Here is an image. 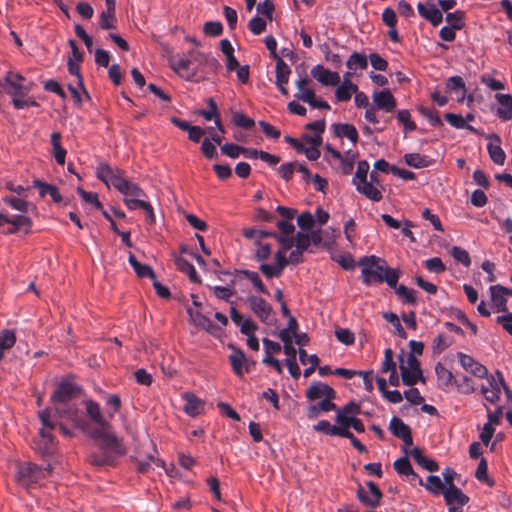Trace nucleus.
I'll return each instance as SVG.
<instances>
[{"label":"nucleus","mask_w":512,"mask_h":512,"mask_svg":"<svg viewBox=\"0 0 512 512\" xmlns=\"http://www.w3.org/2000/svg\"><path fill=\"white\" fill-rule=\"evenodd\" d=\"M232 321L239 326L240 331L245 335L255 334L257 330L256 324L250 319L243 317L234 307L230 309Z\"/></svg>","instance_id":"nucleus-24"},{"label":"nucleus","mask_w":512,"mask_h":512,"mask_svg":"<svg viewBox=\"0 0 512 512\" xmlns=\"http://www.w3.org/2000/svg\"><path fill=\"white\" fill-rule=\"evenodd\" d=\"M367 486L370 495H367L366 492L362 488H360L357 493L358 498L361 502L365 503L366 505L375 507L379 504L382 493L378 486L372 481L368 482Z\"/></svg>","instance_id":"nucleus-23"},{"label":"nucleus","mask_w":512,"mask_h":512,"mask_svg":"<svg viewBox=\"0 0 512 512\" xmlns=\"http://www.w3.org/2000/svg\"><path fill=\"white\" fill-rule=\"evenodd\" d=\"M334 132L340 138H347L353 145L358 142V132L352 124H334Z\"/></svg>","instance_id":"nucleus-34"},{"label":"nucleus","mask_w":512,"mask_h":512,"mask_svg":"<svg viewBox=\"0 0 512 512\" xmlns=\"http://www.w3.org/2000/svg\"><path fill=\"white\" fill-rule=\"evenodd\" d=\"M443 496H444L445 502L448 506H454V505L464 506L469 501L468 496H466L455 485H450L449 487H446L445 491L443 492Z\"/></svg>","instance_id":"nucleus-22"},{"label":"nucleus","mask_w":512,"mask_h":512,"mask_svg":"<svg viewBox=\"0 0 512 512\" xmlns=\"http://www.w3.org/2000/svg\"><path fill=\"white\" fill-rule=\"evenodd\" d=\"M96 177L101 180L107 187L112 185L116 190L120 189L122 184L127 180L125 171L111 166L106 162H101L96 167Z\"/></svg>","instance_id":"nucleus-10"},{"label":"nucleus","mask_w":512,"mask_h":512,"mask_svg":"<svg viewBox=\"0 0 512 512\" xmlns=\"http://www.w3.org/2000/svg\"><path fill=\"white\" fill-rule=\"evenodd\" d=\"M360 413V407L354 402H349L345 406L336 410L335 422L336 427L342 429L343 434L340 437L351 438L352 432H350L351 424Z\"/></svg>","instance_id":"nucleus-9"},{"label":"nucleus","mask_w":512,"mask_h":512,"mask_svg":"<svg viewBox=\"0 0 512 512\" xmlns=\"http://www.w3.org/2000/svg\"><path fill=\"white\" fill-rule=\"evenodd\" d=\"M491 307L496 312L506 313L509 309V301L512 299V290L501 285H493L489 288Z\"/></svg>","instance_id":"nucleus-12"},{"label":"nucleus","mask_w":512,"mask_h":512,"mask_svg":"<svg viewBox=\"0 0 512 512\" xmlns=\"http://www.w3.org/2000/svg\"><path fill=\"white\" fill-rule=\"evenodd\" d=\"M410 455L421 467L428 471L433 472L439 469L438 464L434 460L426 458L422 451L417 447L410 450Z\"/></svg>","instance_id":"nucleus-38"},{"label":"nucleus","mask_w":512,"mask_h":512,"mask_svg":"<svg viewBox=\"0 0 512 512\" xmlns=\"http://www.w3.org/2000/svg\"><path fill=\"white\" fill-rule=\"evenodd\" d=\"M16 343V335L13 330L3 329L0 331V361L6 351L10 350Z\"/></svg>","instance_id":"nucleus-36"},{"label":"nucleus","mask_w":512,"mask_h":512,"mask_svg":"<svg viewBox=\"0 0 512 512\" xmlns=\"http://www.w3.org/2000/svg\"><path fill=\"white\" fill-rule=\"evenodd\" d=\"M396 288V294L402 298L405 302L409 304H414L416 302V292L413 289H409L404 285H400Z\"/></svg>","instance_id":"nucleus-61"},{"label":"nucleus","mask_w":512,"mask_h":512,"mask_svg":"<svg viewBox=\"0 0 512 512\" xmlns=\"http://www.w3.org/2000/svg\"><path fill=\"white\" fill-rule=\"evenodd\" d=\"M4 85L7 87V93L12 97L28 96L32 90V83H25V78L12 71L6 73L3 79Z\"/></svg>","instance_id":"nucleus-11"},{"label":"nucleus","mask_w":512,"mask_h":512,"mask_svg":"<svg viewBox=\"0 0 512 512\" xmlns=\"http://www.w3.org/2000/svg\"><path fill=\"white\" fill-rule=\"evenodd\" d=\"M290 73L289 66L282 59H278L276 63L275 84H288Z\"/></svg>","instance_id":"nucleus-46"},{"label":"nucleus","mask_w":512,"mask_h":512,"mask_svg":"<svg viewBox=\"0 0 512 512\" xmlns=\"http://www.w3.org/2000/svg\"><path fill=\"white\" fill-rule=\"evenodd\" d=\"M495 98L499 104L497 115L505 121L512 119V95L497 93Z\"/></svg>","instance_id":"nucleus-27"},{"label":"nucleus","mask_w":512,"mask_h":512,"mask_svg":"<svg viewBox=\"0 0 512 512\" xmlns=\"http://www.w3.org/2000/svg\"><path fill=\"white\" fill-rule=\"evenodd\" d=\"M3 201L14 210H17L21 213H27L29 207L31 206L27 201L17 197L7 196L3 199Z\"/></svg>","instance_id":"nucleus-53"},{"label":"nucleus","mask_w":512,"mask_h":512,"mask_svg":"<svg viewBox=\"0 0 512 512\" xmlns=\"http://www.w3.org/2000/svg\"><path fill=\"white\" fill-rule=\"evenodd\" d=\"M337 89L335 91V97L340 102L349 101L352 97V94L357 92L356 84H347V83H339Z\"/></svg>","instance_id":"nucleus-43"},{"label":"nucleus","mask_w":512,"mask_h":512,"mask_svg":"<svg viewBox=\"0 0 512 512\" xmlns=\"http://www.w3.org/2000/svg\"><path fill=\"white\" fill-rule=\"evenodd\" d=\"M460 365L465 371L474 375L477 378L483 379L488 375L487 368L473 359L471 356L464 353H458L457 355Z\"/></svg>","instance_id":"nucleus-17"},{"label":"nucleus","mask_w":512,"mask_h":512,"mask_svg":"<svg viewBox=\"0 0 512 512\" xmlns=\"http://www.w3.org/2000/svg\"><path fill=\"white\" fill-rule=\"evenodd\" d=\"M391 433L400 438L406 446L412 445L411 430L400 418L393 417L389 424Z\"/></svg>","instance_id":"nucleus-20"},{"label":"nucleus","mask_w":512,"mask_h":512,"mask_svg":"<svg viewBox=\"0 0 512 512\" xmlns=\"http://www.w3.org/2000/svg\"><path fill=\"white\" fill-rule=\"evenodd\" d=\"M313 429L318 432H323L330 436H340L343 434L342 429L336 427V425H331L327 420H321L317 424L313 426Z\"/></svg>","instance_id":"nucleus-48"},{"label":"nucleus","mask_w":512,"mask_h":512,"mask_svg":"<svg viewBox=\"0 0 512 512\" xmlns=\"http://www.w3.org/2000/svg\"><path fill=\"white\" fill-rule=\"evenodd\" d=\"M497 323L512 336V313L506 312L498 316L496 319Z\"/></svg>","instance_id":"nucleus-64"},{"label":"nucleus","mask_w":512,"mask_h":512,"mask_svg":"<svg viewBox=\"0 0 512 512\" xmlns=\"http://www.w3.org/2000/svg\"><path fill=\"white\" fill-rule=\"evenodd\" d=\"M78 387L69 379H63L53 392L51 401L53 402L57 413L67 419L74 420L76 417V409L73 406H69L67 410L61 408L62 404L69 402L73 397L76 396Z\"/></svg>","instance_id":"nucleus-4"},{"label":"nucleus","mask_w":512,"mask_h":512,"mask_svg":"<svg viewBox=\"0 0 512 512\" xmlns=\"http://www.w3.org/2000/svg\"><path fill=\"white\" fill-rule=\"evenodd\" d=\"M437 379L441 386H449L452 383L453 375L443 364L437 363L435 366Z\"/></svg>","instance_id":"nucleus-50"},{"label":"nucleus","mask_w":512,"mask_h":512,"mask_svg":"<svg viewBox=\"0 0 512 512\" xmlns=\"http://www.w3.org/2000/svg\"><path fill=\"white\" fill-rule=\"evenodd\" d=\"M487 410V422L484 424L480 433V439L484 445H488L494 435L495 426L501 423L503 416V407L498 406L494 411L486 407Z\"/></svg>","instance_id":"nucleus-14"},{"label":"nucleus","mask_w":512,"mask_h":512,"mask_svg":"<svg viewBox=\"0 0 512 512\" xmlns=\"http://www.w3.org/2000/svg\"><path fill=\"white\" fill-rule=\"evenodd\" d=\"M229 360L233 371L237 376H243L244 373L248 372V363L244 353L240 350H235L230 356Z\"/></svg>","instance_id":"nucleus-33"},{"label":"nucleus","mask_w":512,"mask_h":512,"mask_svg":"<svg viewBox=\"0 0 512 512\" xmlns=\"http://www.w3.org/2000/svg\"><path fill=\"white\" fill-rule=\"evenodd\" d=\"M310 79L307 76L300 77L295 85L297 88V92L295 93L294 97L298 100H301L305 103L310 102L312 99V96L315 94V91L309 87L310 85Z\"/></svg>","instance_id":"nucleus-31"},{"label":"nucleus","mask_w":512,"mask_h":512,"mask_svg":"<svg viewBox=\"0 0 512 512\" xmlns=\"http://www.w3.org/2000/svg\"><path fill=\"white\" fill-rule=\"evenodd\" d=\"M445 119L448 121V123L450 125H452L453 127L457 128V129L466 128L469 130H474V128L472 126L467 125L465 123V119L461 115L454 114V113H446Z\"/></svg>","instance_id":"nucleus-56"},{"label":"nucleus","mask_w":512,"mask_h":512,"mask_svg":"<svg viewBox=\"0 0 512 512\" xmlns=\"http://www.w3.org/2000/svg\"><path fill=\"white\" fill-rule=\"evenodd\" d=\"M405 163L413 168L420 169L431 165V159L419 153H407L404 155Z\"/></svg>","instance_id":"nucleus-37"},{"label":"nucleus","mask_w":512,"mask_h":512,"mask_svg":"<svg viewBox=\"0 0 512 512\" xmlns=\"http://www.w3.org/2000/svg\"><path fill=\"white\" fill-rule=\"evenodd\" d=\"M451 254L457 262L463 264L464 266L468 267L471 264L470 256L465 249L458 246H453L451 249Z\"/></svg>","instance_id":"nucleus-58"},{"label":"nucleus","mask_w":512,"mask_h":512,"mask_svg":"<svg viewBox=\"0 0 512 512\" xmlns=\"http://www.w3.org/2000/svg\"><path fill=\"white\" fill-rule=\"evenodd\" d=\"M232 122L242 128H251L254 126L255 122L252 118H249L242 112H235L232 117Z\"/></svg>","instance_id":"nucleus-59"},{"label":"nucleus","mask_w":512,"mask_h":512,"mask_svg":"<svg viewBox=\"0 0 512 512\" xmlns=\"http://www.w3.org/2000/svg\"><path fill=\"white\" fill-rule=\"evenodd\" d=\"M446 89L449 92H459L461 91V98H458V102H463L466 98V86L462 77L460 76H452L448 78L446 82Z\"/></svg>","instance_id":"nucleus-41"},{"label":"nucleus","mask_w":512,"mask_h":512,"mask_svg":"<svg viewBox=\"0 0 512 512\" xmlns=\"http://www.w3.org/2000/svg\"><path fill=\"white\" fill-rule=\"evenodd\" d=\"M346 65L350 70L366 69L368 65L367 58L363 54L353 52L347 60Z\"/></svg>","instance_id":"nucleus-47"},{"label":"nucleus","mask_w":512,"mask_h":512,"mask_svg":"<svg viewBox=\"0 0 512 512\" xmlns=\"http://www.w3.org/2000/svg\"><path fill=\"white\" fill-rule=\"evenodd\" d=\"M118 191L124 196V199L145 197V192L135 183L126 180Z\"/></svg>","instance_id":"nucleus-42"},{"label":"nucleus","mask_w":512,"mask_h":512,"mask_svg":"<svg viewBox=\"0 0 512 512\" xmlns=\"http://www.w3.org/2000/svg\"><path fill=\"white\" fill-rule=\"evenodd\" d=\"M357 191L372 201H380L382 199L381 190L374 185L372 182H368L367 179L353 183Z\"/></svg>","instance_id":"nucleus-28"},{"label":"nucleus","mask_w":512,"mask_h":512,"mask_svg":"<svg viewBox=\"0 0 512 512\" xmlns=\"http://www.w3.org/2000/svg\"><path fill=\"white\" fill-rule=\"evenodd\" d=\"M306 396L311 401L327 399L333 400L335 398V391L332 387L322 382L313 383L307 390Z\"/></svg>","instance_id":"nucleus-19"},{"label":"nucleus","mask_w":512,"mask_h":512,"mask_svg":"<svg viewBox=\"0 0 512 512\" xmlns=\"http://www.w3.org/2000/svg\"><path fill=\"white\" fill-rule=\"evenodd\" d=\"M490 142L487 145V149L492 161L498 165H502L505 162V153L500 146V138L493 134L489 137Z\"/></svg>","instance_id":"nucleus-32"},{"label":"nucleus","mask_w":512,"mask_h":512,"mask_svg":"<svg viewBox=\"0 0 512 512\" xmlns=\"http://www.w3.org/2000/svg\"><path fill=\"white\" fill-rule=\"evenodd\" d=\"M255 257L258 261H264L269 258L271 254L270 244L263 241V239H256L255 244Z\"/></svg>","instance_id":"nucleus-52"},{"label":"nucleus","mask_w":512,"mask_h":512,"mask_svg":"<svg viewBox=\"0 0 512 512\" xmlns=\"http://www.w3.org/2000/svg\"><path fill=\"white\" fill-rule=\"evenodd\" d=\"M35 185L39 188V192L41 196L49 195L53 201L60 202L61 201V195L58 191V189L53 186L46 183H42L40 181H35Z\"/></svg>","instance_id":"nucleus-49"},{"label":"nucleus","mask_w":512,"mask_h":512,"mask_svg":"<svg viewBox=\"0 0 512 512\" xmlns=\"http://www.w3.org/2000/svg\"><path fill=\"white\" fill-rule=\"evenodd\" d=\"M0 223L10 224L7 233L14 234L24 232L25 234L31 231L32 221L24 214L8 215L0 212Z\"/></svg>","instance_id":"nucleus-13"},{"label":"nucleus","mask_w":512,"mask_h":512,"mask_svg":"<svg viewBox=\"0 0 512 512\" xmlns=\"http://www.w3.org/2000/svg\"><path fill=\"white\" fill-rule=\"evenodd\" d=\"M250 309L265 324H271L274 320L271 305L261 297L249 296L247 299Z\"/></svg>","instance_id":"nucleus-15"},{"label":"nucleus","mask_w":512,"mask_h":512,"mask_svg":"<svg viewBox=\"0 0 512 512\" xmlns=\"http://www.w3.org/2000/svg\"><path fill=\"white\" fill-rule=\"evenodd\" d=\"M417 10L419 15L429 21L433 26H438L443 20L442 12L433 4L426 6L423 3H418Z\"/></svg>","instance_id":"nucleus-25"},{"label":"nucleus","mask_w":512,"mask_h":512,"mask_svg":"<svg viewBox=\"0 0 512 512\" xmlns=\"http://www.w3.org/2000/svg\"><path fill=\"white\" fill-rule=\"evenodd\" d=\"M202 60V53L191 50L185 56H171L169 58V65L180 77L191 80L197 75V65L200 64Z\"/></svg>","instance_id":"nucleus-5"},{"label":"nucleus","mask_w":512,"mask_h":512,"mask_svg":"<svg viewBox=\"0 0 512 512\" xmlns=\"http://www.w3.org/2000/svg\"><path fill=\"white\" fill-rule=\"evenodd\" d=\"M402 381L405 385L412 386L422 378L420 364L413 353L399 356Z\"/></svg>","instance_id":"nucleus-8"},{"label":"nucleus","mask_w":512,"mask_h":512,"mask_svg":"<svg viewBox=\"0 0 512 512\" xmlns=\"http://www.w3.org/2000/svg\"><path fill=\"white\" fill-rule=\"evenodd\" d=\"M240 275L249 280L259 293H263L266 295L270 294L257 272L250 270H242L240 271Z\"/></svg>","instance_id":"nucleus-44"},{"label":"nucleus","mask_w":512,"mask_h":512,"mask_svg":"<svg viewBox=\"0 0 512 512\" xmlns=\"http://www.w3.org/2000/svg\"><path fill=\"white\" fill-rule=\"evenodd\" d=\"M280 249L275 254V263L274 264H266L262 263L259 267L260 271L267 278L279 277L286 265L288 264V260L285 256L286 252L293 247V239L290 238H280L279 239Z\"/></svg>","instance_id":"nucleus-7"},{"label":"nucleus","mask_w":512,"mask_h":512,"mask_svg":"<svg viewBox=\"0 0 512 512\" xmlns=\"http://www.w3.org/2000/svg\"><path fill=\"white\" fill-rule=\"evenodd\" d=\"M373 105L385 112H392L396 107V100L388 89L374 91L372 94Z\"/></svg>","instance_id":"nucleus-18"},{"label":"nucleus","mask_w":512,"mask_h":512,"mask_svg":"<svg viewBox=\"0 0 512 512\" xmlns=\"http://www.w3.org/2000/svg\"><path fill=\"white\" fill-rule=\"evenodd\" d=\"M175 264L180 271L188 275L189 279L192 282H199L197 272L194 266L189 261L182 257H177L175 259Z\"/></svg>","instance_id":"nucleus-45"},{"label":"nucleus","mask_w":512,"mask_h":512,"mask_svg":"<svg viewBox=\"0 0 512 512\" xmlns=\"http://www.w3.org/2000/svg\"><path fill=\"white\" fill-rule=\"evenodd\" d=\"M283 349L286 355L285 364L288 368V371L294 379H298L301 375V370L296 359L297 350L294 346L287 345H284Z\"/></svg>","instance_id":"nucleus-29"},{"label":"nucleus","mask_w":512,"mask_h":512,"mask_svg":"<svg viewBox=\"0 0 512 512\" xmlns=\"http://www.w3.org/2000/svg\"><path fill=\"white\" fill-rule=\"evenodd\" d=\"M35 449L43 455L50 454L54 450V439L52 434L41 429L39 437L35 440Z\"/></svg>","instance_id":"nucleus-30"},{"label":"nucleus","mask_w":512,"mask_h":512,"mask_svg":"<svg viewBox=\"0 0 512 512\" xmlns=\"http://www.w3.org/2000/svg\"><path fill=\"white\" fill-rule=\"evenodd\" d=\"M86 410L90 418L100 427V429L94 433V437L100 448V453L91 454L90 461L96 466L112 464L116 457L125 453L124 446L121 440L111 431L109 424L103 418L100 407L96 402L91 400L87 401Z\"/></svg>","instance_id":"nucleus-1"},{"label":"nucleus","mask_w":512,"mask_h":512,"mask_svg":"<svg viewBox=\"0 0 512 512\" xmlns=\"http://www.w3.org/2000/svg\"><path fill=\"white\" fill-rule=\"evenodd\" d=\"M128 261L139 277L152 279L155 277L152 268L149 265L142 264L137 261L136 257L132 253H129Z\"/></svg>","instance_id":"nucleus-40"},{"label":"nucleus","mask_w":512,"mask_h":512,"mask_svg":"<svg viewBox=\"0 0 512 512\" xmlns=\"http://www.w3.org/2000/svg\"><path fill=\"white\" fill-rule=\"evenodd\" d=\"M311 237L308 231H299L295 236H293V246L298 249L306 250L310 245Z\"/></svg>","instance_id":"nucleus-57"},{"label":"nucleus","mask_w":512,"mask_h":512,"mask_svg":"<svg viewBox=\"0 0 512 512\" xmlns=\"http://www.w3.org/2000/svg\"><path fill=\"white\" fill-rule=\"evenodd\" d=\"M311 75L323 86H336L340 83L338 72L331 71L320 64L311 69Z\"/></svg>","instance_id":"nucleus-16"},{"label":"nucleus","mask_w":512,"mask_h":512,"mask_svg":"<svg viewBox=\"0 0 512 512\" xmlns=\"http://www.w3.org/2000/svg\"><path fill=\"white\" fill-rule=\"evenodd\" d=\"M50 471V465L43 468L31 462H23L17 466L16 479L21 486L30 488L45 479Z\"/></svg>","instance_id":"nucleus-6"},{"label":"nucleus","mask_w":512,"mask_h":512,"mask_svg":"<svg viewBox=\"0 0 512 512\" xmlns=\"http://www.w3.org/2000/svg\"><path fill=\"white\" fill-rule=\"evenodd\" d=\"M455 383L459 391H461L464 394H471L477 390V385L471 378L467 376L458 378L457 380H455Z\"/></svg>","instance_id":"nucleus-54"},{"label":"nucleus","mask_w":512,"mask_h":512,"mask_svg":"<svg viewBox=\"0 0 512 512\" xmlns=\"http://www.w3.org/2000/svg\"><path fill=\"white\" fill-rule=\"evenodd\" d=\"M426 268L433 273L439 274L444 272L446 267L439 257H433L425 261Z\"/></svg>","instance_id":"nucleus-63"},{"label":"nucleus","mask_w":512,"mask_h":512,"mask_svg":"<svg viewBox=\"0 0 512 512\" xmlns=\"http://www.w3.org/2000/svg\"><path fill=\"white\" fill-rule=\"evenodd\" d=\"M13 106L16 109H24L27 107H37L38 103L31 97L17 96L12 98Z\"/></svg>","instance_id":"nucleus-62"},{"label":"nucleus","mask_w":512,"mask_h":512,"mask_svg":"<svg viewBox=\"0 0 512 512\" xmlns=\"http://www.w3.org/2000/svg\"><path fill=\"white\" fill-rule=\"evenodd\" d=\"M293 219H282L276 223L277 228L279 229L280 234L270 233V236H273L278 241L280 238H290L293 239V233L295 230Z\"/></svg>","instance_id":"nucleus-39"},{"label":"nucleus","mask_w":512,"mask_h":512,"mask_svg":"<svg viewBox=\"0 0 512 512\" xmlns=\"http://www.w3.org/2000/svg\"><path fill=\"white\" fill-rule=\"evenodd\" d=\"M182 399L185 401L183 410L187 415L196 417L204 411V402L195 394L186 392L182 395Z\"/></svg>","instance_id":"nucleus-21"},{"label":"nucleus","mask_w":512,"mask_h":512,"mask_svg":"<svg viewBox=\"0 0 512 512\" xmlns=\"http://www.w3.org/2000/svg\"><path fill=\"white\" fill-rule=\"evenodd\" d=\"M464 12L455 11L452 13H447L446 21L450 24V27L455 30H460L464 27Z\"/></svg>","instance_id":"nucleus-55"},{"label":"nucleus","mask_w":512,"mask_h":512,"mask_svg":"<svg viewBox=\"0 0 512 512\" xmlns=\"http://www.w3.org/2000/svg\"><path fill=\"white\" fill-rule=\"evenodd\" d=\"M359 265L362 268V281L365 285L386 282L392 288L397 286L399 272L388 267L383 259L374 255L365 256Z\"/></svg>","instance_id":"nucleus-2"},{"label":"nucleus","mask_w":512,"mask_h":512,"mask_svg":"<svg viewBox=\"0 0 512 512\" xmlns=\"http://www.w3.org/2000/svg\"><path fill=\"white\" fill-rule=\"evenodd\" d=\"M394 469L400 476H406L408 473L412 472V466L410 464L409 459L405 456L397 459L394 462Z\"/></svg>","instance_id":"nucleus-60"},{"label":"nucleus","mask_w":512,"mask_h":512,"mask_svg":"<svg viewBox=\"0 0 512 512\" xmlns=\"http://www.w3.org/2000/svg\"><path fill=\"white\" fill-rule=\"evenodd\" d=\"M484 381L479 386L480 394L491 405H498L501 395L504 393L507 402H512V391L506 385L504 377L500 371L494 374H488L483 378Z\"/></svg>","instance_id":"nucleus-3"},{"label":"nucleus","mask_w":512,"mask_h":512,"mask_svg":"<svg viewBox=\"0 0 512 512\" xmlns=\"http://www.w3.org/2000/svg\"><path fill=\"white\" fill-rule=\"evenodd\" d=\"M187 313L189 315L190 321L197 327L205 329L210 333H215L217 327L212 323V321L204 316L198 309H194L189 307L187 309Z\"/></svg>","instance_id":"nucleus-26"},{"label":"nucleus","mask_w":512,"mask_h":512,"mask_svg":"<svg viewBox=\"0 0 512 512\" xmlns=\"http://www.w3.org/2000/svg\"><path fill=\"white\" fill-rule=\"evenodd\" d=\"M425 487L428 491H430L433 494H443L445 491L444 483L440 479L439 476L430 475L427 478V482L425 484Z\"/></svg>","instance_id":"nucleus-51"},{"label":"nucleus","mask_w":512,"mask_h":512,"mask_svg":"<svg viewBox=\"0 0 512 512\" xmlns=\"http://www.w3.org/2000/svg\"><path fill=\"white\" fill-rule=\"evenodd\" d=\"M336 406L333 403V400L322 399L316 404H312L307 409V416L309 419L317 418L322 413H326L332 410H335Z\"/></svg>","instance_id":"nucleus-35"}]
</instances>
